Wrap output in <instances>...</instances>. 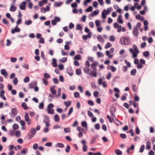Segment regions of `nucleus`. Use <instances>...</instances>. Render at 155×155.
<instances>
[{"label":"nucleus","instance_id":"54","mask_svg":"<svg viewBox=\"0 0 155 155\" xmlns=\"http://www.w3.org/2000/svg\"><path fill=\"white\" fill-rule=\"evenodd\" d=\"M70 147L69 145H67L65 149V151L66 153H68L69 152Z\"/></svg>","mask_w":155,"mask_h":155},{"label":"nucleus","instance_id":"18","mask_svg":"<svg viewBox=\"0 0 155 155\" xmlns=\"http://www.w3.org/2000/svg\"><path fill=\"white\" fill-rule=\"evenodd\" d=\"M55 147H57L63 148L64 147V145L62 143H58L55 145Z\"/></svg>","mask_w":155,"mask_h":155},{"label":"nucleus","instance_id":"48","mask_svg":"<svg viewBox=\"0 0 155 155\" xmlns=\"http://www.w3.org/2000/svg\"><path fill=\"white\" fill-rule=\"evenodd\" d=\"M67 57H64L62 58V59H60V61L64 63L66 62L67 61Z\"/></svg>","mask_w":155,"mask_h":155},{"label":"nucleus","instance_id":"58","mask_svg":"<svg viewBox=\"0 0 155 155\" xmlns=\"http://www.w3.org/2000/svg\"><path fill=\"white\" fill-rule=\"evenodd\" d=\"M124 62L127 64V66L128 67H130L131 66V64L129 62L127 61L126 60H124Z\"/></svg>","mask_w":155,"mask_h":155},{"label":"nucleus","instance_id":"2","mask_svg":"<svg viewBox=\"0 0 155 155\" xmlns=\"http://www.w3.org/2000/svg\"><path fill=\"white\" fill-rule=\"evenodd\" d=\"M120 41L121 44L124 45H128L130 42V39L125 36L120 38Z\"/></svg>","mask_w":155,"mask_h":155},{"label":"nucleus","instance_id":"29","mask_svg":"<svg viewBox=\"0 0 155 155\" xmlns=\"http://www.w3.org/2000/svg\"><path fill=\"white\" fill-rule=\"evenodd\" d=\"M25 118L26 121L28 122L29 121V118L28 113H25Z\"/></svg>","mask_w":155,"mask_h":155},{"label":"nucleus","instance_id":"4","mask_svg":"<svg viewBox=\"0 0 155 155\" xmlns=\"http://www.w3.org/2000/svg\"><path fill=\"white\" fill-rule=\"evenodd\" d=\"M91 68L93 69V70L92 71L93 72V74H92V77H96L97 76V67L94 64H91Z\"/></svg>","mask_w":155,"mask_h":155},{"label":"nucleus","instance_id":"28","mask_svg":"<svg viewBox=\"0 0 155 155\" xmlns=\"http://www.w3.org/2000/svg\"><path fill=\"white\" fill-rule=\"evenodd\" d=\"M81 56L80 54L76 55L74 58L75 60H80L81 59Z\"/></svg>","mask_w":155,"mask_h":155},{"label":"nucleus","instance_id":"26","mask_svg":"<svg viewBox=\"0 0 155 155\" xmlns=\"http://www.w3.org/2000/svg\"><path fill=\"white\" fill-rule=\"evenodd\" d=\"M127 95V94L125 93L122 96L121 99L122 101H124L126 99V97Z\"/></svg>","mask_w":155,"mask_h":155},{"label":"nucleus","instance_id":"55","mask_svg":"<svg viewBox=\"0 0 155 155\" xmlns=\"http://www.w3.org/2000/svg\"><path fill=\"white\" fill-rule=\"evenodd\" d=\"M100 125L98 123L96 124L95 125V128L97 130H99L100 128Z\"/></svg>","mask_w":155,"mask_h":155},{"label":"nucleus","instance_id":"49","mask_svg":"<svg viewBox=\"0 0 155 155\" xmlns=\"http://www.w3.org/2000/svg\"><path fill=\"white\" fill-rule=\"evenodd\" d=\"M97 54L98 57H103L104 56V54L101 52H97Z\"/></svg>","mask_w":155,"mask_h":155},{"label":"nucleus","instance_id":"42","mask_svg":"<svg viewBox=\"0 0 155 155\" xmlns=\"http://www.w3.org/2000/svg\"><path fill=\"white\" fill-rule=\"evenodd\" d=\"M44 9V10H45V12H46L47 11V12L49 11L50 10L49 7L48 6H46V8H44V7H42L41 8V9Z\"/></svg>","mask_w":155,"mask_h":155},{"label":"nucleus","instance_id":"24","mask_svg":"<svg viewBox=\"0 0 155 155\" xmlns=\"http://www.w3.org/2000/svg\"><path fill=\"white\" fill-rule=\"evenodd\" d=\"M121 17V15H120L119 16L118 18L117 19V21L119 23L122 24L123 22V20L120 18Z\"/></svg>","mask_w":155,"mask_h":155},{"label":"nucleus","instance_id":"36","mask_svg":"<svg viewBox=\"0 0 155 155\" xmlns=\"http://www.w3.org/2000/svg\"><path fill=\"white\" fill-rule=\"evenodd\" d=\"M21 106L22 107H23L25 110H26L28 108L27 106L26 103L23 102L22 103Z\"/></svg>","mask_w":155,"mask_h":155},{"label":"nucleus","instance_id":"7","mask_svg":"<svg viewBox=\"0 0 155 155\" xmlns=\"http://www.w3.org/2000/svg\"><path fill=\"white\" fill-rule=\"evenodd\" d=\"M26 5V1H23L20 5V8L22 10H24L25 9V6Z\"/></svg>","mask_w":155,"mask_h":155},{"label":"nucleus","instance_id":"46","mask_svg":"<svg viewBox=\"0 0 155 155\" xmlns=\"http://www.w3.org/2000/svg\"><path fill=\"white\" fill-rule=\"evenodd\" d=\"M79 93L78 92H76L74 93V96L76 98H78L79 97Z\"/></svg>","mask_w":155,"mask_h":155},{"label":"nucleus","instance_id":"12","mask_svg":"<svg viewBox=\"0 0 155 155\" xmlns=\"http://www.w3.org/2000/svg\"><path fill=\"white\" fill-rule=\"evenodd\" d=\"M99 12V11L98 10H96L94 11L89 16V18L90 19H91V18H90L91 17H93L96 15H97Z\"/></svg>","mask_w":155,"mask_h":155},{"label":"nucleus","instance_id":"13","mask_svg":"<svg viewBox=\"0 0 155 155\" xmlns=\"http://www.w3.org/2000/svg\"><path fill=\"white\" fill-rule=\"evenodd\" d=\"M1 73L2 75H4L5 78H7L8 74L7 72L6 71V70L5 69H2L1 70Z\"/></svg>","mask_w":155,"mask_h":155},{"label":"nucleus","instance_id":"51","mask_svg":"<svg viewBox=\"0 0 155 155\" xmlns=\"http://www.w3.org/2000/svg\"><path fill=\"white\" fill-rule=\"evenodd\" d=\"M145 146L144 145H143L141 147L140 149V153H142L143 152L144 150V149Z\"/></svg>","mask_w":155,"mask_h":155},{"label":"nucleus","instance_id":"14","mask_svg":"<svg viewBox=\"0 0 155 155\" xmlns=\"http://www.w3.org/2000/svg\"><path fill=\"white\" fill-rule=\"evenodd\" d=\"M5 93V91L4 90H2L0 92V97L1 98L3 99L4 100H6V97L4 95V94Z\"/></svg>","mask_w":155,"mask_h":155},{"label":"nucleus","instance_id":"37","mask_svg":"<svg viewBox=\"0 0 155 155\" xmlns=\"http://www.w3.org/2000/svg\"><path fill=\"white\" fill-rule=\"evenodd\" d=\"M45 121L47 122H49L50 120H49V118L46 115H45L44 116V119L43 120V122L44 123V121Z\"/></svg>","mask_w":155,"mask_h":155},{"label":"nucleus","instance_id":"40","mask_svg":"<svg viewBox=\"0 0 155 155\" xmlns=\"http://www.w3.org/2000/svg\"><path fill=\"white\" fill-rule=\"evenodd\" d=\"M41 57L44 60H46V58L44 54V52L43 51H41Z\"/></svg>","mask_w":155,"mask_h":155},{"label":"nucleus","instance_id":"22","mask_svg":"<svg viewBox=\"0 0 155 155\" xmlns=\"http://www.w3.org/2000/svg\"><path fill=\"white\" fill-rule=\"evenodd\" d=\"M115 152L117 155H121L122 154V151L119 149H116Z\"/></svg>","mask_w":155,"mask_h":155},{"label":"nucleus","instance_id":"32","mask_svg":"<svg viewBox=\"0 0 155 155\" xmlns=\"http://www.w3.org/2000/svg\"><path fill=\"white\" fill-rule=\"evenodd\" d=\"M76 29L78 30H82V28L80 24H78L76 25Z\"/></svg>","mask_w":155,"mask_h":155},{"label":"nucleus","instance_id":"56","mask_svg":"<svg viewBox=\"0 0 155 155\" xmlns=\"http://www.w3.org/2000/svg\"><path fill=\"white\" fill-rule=\"evenodd\" d=\"M13 81L14 84H16L18 83V80L17 78L16 77L15 78Z\"/></svg>","mask_w":155,"mask_h":155},{"label":"nucleus","instance_id":"45","mask_svg":"<svg viewBox=\"0 0 155 155\" xmlns=\"http://www.w3.org/2000/svg\"><path fill=\"white\" fill-rule=\"evenodd\" d=\"M61 88H59L58 89L57 94L56 95V97H58L61 96Z\"/></svg>","mask_w":155,"mask_h":155},{"label":"nucleus","instance_id":"34","mask_svg":"<svg viewBox=\"0 0 155 155\" xmlns=\"http://www.w3.org/2000/svg\"><path fill=\"white\" fill-rule=\"evenodd\" d=\"M116 110V108L114 107H111L110 109V113H115Z\"/></svg>","mask_w":155,"mask_h":155},{"label":"nucleus","instance_id":"30","mask_svg":"<svg viewBox=\"0 0 155 155\" xmlns=\"http://www.w3.org/2000/svg\"><path fill=\"white\" fill-rule=\"evenodd\" d=\"M13 128L14 130H17L19 128L18 125L17 124H15L13 125Z\"/></svg>","mask_w":155,"mask_h":155},{"label":"nucleus","instance_id":"64","mask_svg":"<svg viewBox=\"0 0 155 155\" xmlns=\"http://www.w3.org/2000/svg\"><path fill=\"white\" fill-rule=\"evenodd\" d=\"M120 136L122 139H125L126 137V135L124 134H120Z\"/></svg>","mask_w":155,"mask_h":155},{"label":"nucleus","instance_id":"33","mask_svg":"<svg viewBox=\"0 0 155 155\" xmlns=\"http://www.w3.org/2000/svg\"><path fill=\"white\" fill-rule=\"evenodd\" d=\"M48 113V114H54V111L53 109H47Z\"/></svg>","mask_w":155,"mask_h":155},{"label":"nucleus","instance_id":"23","mask_svg":"<svg viewBox=\"0 0 155 155\" xmlns=\"http://www.w3.org/2000/svg\"><path fill=\"white\" fill-rule=\"evenodd\" d=\"M134 5L136 8L139 10L141 8V5H139V4L137 3H135L134 4Z\"/></svg>","mask_w":155,"mask_h":155},{"label":"nucleus","instance_id":"21","mask_svg":"<svg viewBox=\"0 0 155 155\" xmlns=\"http://www.w3.org/2000/svg\"><path fill=\"white\" fill-rule=\"evenodd\" d=\"M56 61L57 60L53 58L52 59V65L54 67H56L57 66Z\"/></svg>","mask_w":155,"mask_h":155},{"label":"nucleus","instance_id":"11","mask_svg":"<svg viewBox=\"0 0 155 155\" xmlns=\"http://www.w3.org/2000/svg\"><path fill=\"white\" fill-rule=\"evenodd\" d=\"M139 29L138 28H134L133 30V33L134 36L136 37H137L138 35V31Z\"/></svg>","mask_w":155,"mask_h":155},{"label":"nucleus","instance_id":"63","mask_svg":"<svg viewBox=\"0 0 155 155\" xmlns=\"http://www.w3.org/2000/svg\"><path fill=\"white\" fill-rule=\"evenodd\" d=\"M54 83L55 84H58V81L57 78H54L53 79Z\"/></svg>","mask_w":155,"mask_h":155},{"label":"nucleus","instance_id":"1","mask_svg":"<svg viewBox=\"0 0 155 155\" xmlns=\"http://www.w3.org/2000/svg\"><path fill=\"white\" fill-rule=\"evenodd\" d=\"M133 48L134 49V51H133V49L131 48L130 49L129 51L132 54V57L134 58L137 56V54L139 53V51L137 49V47L136 45L133 44Z\"/></svg>","mask_w":155,"mask_h":155},{"label":"nucleus","instance_id":"6","mask_svg":"<svg viewBox=\"0 0 155 155\" xmlns=\"http://www.w3.org/2000/svg\"><path fill=\"white\" fill-rule=\"evenodd\" d=\"M83 71L85 73L89 75H91L92 77V74H93V72L92 71H90L89 67H85L83 69Z\"/></svg>","mask_w":155,"mask_h":155},{"label":"nucleus","instance_id":"19","mask_svg":"<svg viewBox=\"0 0 155 155\" xmlns=\"http://www.w3.org/2000/svg\"><path fill=\"white\" fill-rule=\"evenodd\" d=\"M17 7L16 6H14L13 4L12 5L10 8V11L12 12H14L16 10Z\"/></svg>","mask_w":155,"mask_h":155},{"label":"nucleus","instance_id":"41","mask_svg":"<svg viewBox=\"0 0 155 155\" xmlns=\"http://www.w3.org/2000/svg\"><path fill=\"white\" fill-rule=\"evenodd\" d=\"M143 55L144 57H147L149 55V52L148 51H144L143 52Z\"/></svg>","mask_w":155,"mask_h":155},{"label":"nucleus","instance_id":"52","mask_svg":"<svg viewBox=\"0 0 155 155\" xmlns=\"http://www.w3.org/2000/svg\"><path fill=\"white\" fill-rule=\"evenodd\" d=\"M95 24L96 26H100L101 25L100 22L99 20H96L95 22Z\"/></svg>","mask_w":155,"mask_h":155},{"label":"nucleus","instance_id":"20","mask_svg":"<svg viewBox=\"0 0 155 155\" xmlns=\"http://www.w3.org/2000/svg\"><path fill=\"white\" fill-rule=\"evenodd\" d=\"M54 87H51L50 88V91L51 93L53 94H55L57 92L56 90L54 88Z\"/></svg>","mask_w":155,"mask_h":155},{"label":"nucleus","instance_id":"47","mask_svg":"<svg viewBox=\"0 0 155 155\" xmlns=\"http://www.w3.org/2000/svg\"><path fill=\"white\" fill-rule=\"evenodd\" d=\"M44 104L43 102L40 103L38 106V108L40 109H42L43 108Z\"/></svg>","mask_w":155,"mask_h":155},{"label":"nucleus","instance_id":"16","mask_svg":"<svg viewBox=\"0 0 155 155\" xmlns=\"http://www.w3.org/2000/svg\"><path fill=\"white\" fill-rule=\"evenodd\" d=\"M98 136H96L93 137L92 138L91 140L90 141V144H92L94 143L96 141V139L97 137Z\"/></svg>","mask_w":155,"mask_h":155},{"label":"nucleus","instance_id":"15","mask_svg":"<svg viewBox=\"0 0 155 155\" xmlns=\"http://www.w3.org/2000/svg\"><path fill=\"white\" fill-rule=\"evenodd\" d=\"M67 72L71 76L73 74V71L71 67H69L67 69Z\"/></svg>","mask_w":155,"mask_h":155},{"label":"nucleus","instance_id":"38","mask_svg":"<svg viewBox=\"0 0 155 155\" xmlns=\"http://www.w3.org/2000/svg\"><path fill=\"white\" fill-rule=\"evenodd\" d=\"M30 78L28 76H26L24 79L23 81L25 83H28L29 81Z\"/></svg>","mask_w":155,"mask_h":155},{"label":"nucleus","instance_id":"3","mask_svg":"<svg viewBox=\"0 0 155 155\" xmlns=\"http://www.w3.org/2000/svg\"><path fill=\"white\" fill-rule=\"evenodd\" d=\"M36 133L35 129L34 128H32L31 129L28 135L29 136L30 139L32 138Z\"/></svg>","mask_w":155,"mask_h":155},{"label":"nucleus","instance_id":"39","mask_svg":"<svg viewBox=\"0 0 155 155\" xmlns=\"http://www.w3.org/2000/svg\"><path fill=\"white\" fill-rule=\"evenodd\" d=\"M32 21L31 20H29L25 21V24L26 25H29L32 23Z\"/></svg>","mask_w":155,"mask_h":155},{"label":"nucleus","instance_id":"61","mask_svg":"<svg viewBox=\"0 0 155 155\" xmlns=\"http://www.w3.org/2000/svg\"><path fill=\"white\" fill-rule=\"evenodd\" d=\"M107 118L108 120L110 123H111L113 122V120L109 115H107Z\"/></svg>","mask_w":155,"mask_h":155},{"label":"nucleus","instance_id":"60","mask_svg":"<svg viewBox=\"0 0 155 155\" xmlns=\"http://www.w3.org/2000/svg\"><path fill=\"white\" fill-rule=\"evenodd\" d=\"M73 107H71L70 108L68 113V115L69 116L70 114L73 112Z\"/></svg>","mask_w":155,"mask_h":155},{"label":"nucleus","instance_id":"9","mask_svg":"<svg viewBox=\"0 0 155 155\" xmlns=\"http://www.w3.org/2000/svg\"><path fill=\"white\" fill-rule=\"evenodd\" d=\"M92 33L91 32L89 33L87 35H83L82 38L83 40H85L87 39V38H91V37Z\"/></svg>","mask_w":155,"mask_h":155},{"label":"nucleus","instance_id":"62","mask_svg":"<svg viewBox=\"0 0 155 155\" xmlns=\"http://www.w3.org/2000/svg\"><path fill=\"white\" fill-rule=\"evenodd\" d=\"M74 27V25L72 23H70L69 25V28L70 29L73 28Z\"/></svg>","mask_w":155,"mask_h":155},{"label":"nucleus","instance_id":"44","mask_svg":"<svg viewBox=\"0 0 155 155\" xmlns=\"http://www.w3.org/2000/svg\"><path fill=\"white\" fill-rule=\"evenodd\" d=\"M92 7L91 6H90L86 10V12H91L92 10Z\"/></svg>","mask_w":155,"mask_h":155},{"label":"nucleus","instance_id":"53","mask_svg":"<svg viewBox=\"0 0 155 155\" xmlns=\"http://www.w3.org/2000/svg\"><path fill=\"white\" fill-rule=\"evenodd\" d=\"M81 69H77L76 71V73L78 75H79L81 74Z\"/></svg>","mask_w":155,"mask_h":155},{"label":"nucleus","instance_id":"5","mask_svg":"<svg viewBox=\"0 0 155 155\" xmlns=\"http://www.w3.org/2000/svg\"><path fill=\"white\" fill-rule=\"evenodd\" d=\"M18 112V110L16 108H12L11 109V112L10 113V115L11 117H14L17 115Z\"/></svg>","mask_w":155,"mask_h":155},{"label":"nucleus","instance_id":"50","mask_svg":"<svg viewBox=\"0 0 155 155\" xmlns=\"http://www.w3.org/2000/svg\"><path fill=\"white\" fill-rule=\"evenodd\" d=\"M39 42L40 43L44 44L45 43V41L44 38L41 37L40 38V40L39 41Z\"/></svg>","mask_w":155,"mask_h":155},{"label":"nucleus","instance_id":"59","mask_svg":"<svg viewBox=\"0 0 155 155\" xmlns=\"http://www.w3.org/2000/svg\"><path fill=\"white\" fill-rule=\"evenodd\" d=\"M149 143H150V142L149 141H147V145H146V149L147 150H149L151 148L150 146L148 144Z\"/></svg>","mask_w":155,"mask_h":155},{"label":"nucleus","instance_id":"10","mask_svg":"<svg viewBox=\"0 0 155 155\" xmlns=\"http://www.w3.org/2000/svg\"><path fill=\"white\" fill-rule=\"evenodd\" d=\"M20 31V29L18 28L17 25L15 27L14 29H12L11 31V33L12 34H13L15 33L16 32H18Z\"/></svg>","mask_w":155,"mask_h":155},{"label":"nucleus","instance_id":"8","mask_svg":"<svg viewBox=\"0 0 155 155\" xmlns=\"http://www.w3.org/2000/svg\"><path fill=\"white\" fill-rule=\"evenodd\" d=\"M37 83L36 81L29 84L28 86L31 89L34 88L37 85Z\"/></svg>","mask_w":155,"mask_h":155},{"label":"nucleus","instance_id":"27","mask_svg":"<svg viewBox=\"0 0 155 155\" xmlns=\"http://www.w3.org/2000/svg\"><path fill=\"white\" fill-rule=\"evenodd\" d=\"M137 73V71L135 69H134L130 71V74L132 76H134Z\"/></svg>","mask_w":155,"mask_h":155},{"label":"nucleus","instance_id":"43","mask_svg":"<svg viewBox=\"0 0 155 155\" xmlns=\"http://www.w3.org/2000/svg\"><path fill=\"white\" fill-rule=\"evenodd\" d=\"M111 46V44L109 43H107L106 45L104 47V48L106 49H107L108 48L110 47Z\"/></svg>","mask_w":155,"mask_h":155},{"label":"nucleus","instance_id":"35","mask_svg":"<svg viewBox=\"0 0 155 155\" xmlns=\"http://www.w3.org/2000/svg\"><path fill=\"white\" fill-rule=\"evenodd\" d=\"M62 4V2H56L54 3V6L56 7H59Z\"/></svg>","mask_w":155,"mask_h":155},{"label":"nucleus","instance_id":"25","mask_svg":"<svg viewBox=\"0 0 155 155\" xmlns=\"http://www.w3.org/2000/svg\"><path fill=\"white\" fill-rule=\"evenodd\" d=\"M81 124L82 127H85L86 129H87V124L86 122L85 121H82L81 122Z\"/></svg>","mask_w":155,"mask_h":155},{"label":"nucleus","instance_id":"31","mask_svg":"<svg viewBox=\"0 0 155 155\" xmlns=\"http://www.w3.org/2000/svg\"><path fill=\"white\" fill-rule=\"evenodd\" d=\"M54 117V120L55 122H58L59 121V117L57 114H56L55 115Z\"/></svg>","mask_w":155,"mask_h":155},{"label":"nucleus","instance_id":"17","mask_svg":"<svg viewBox=\"0 0 155 155\" xmlns=\"http://www.w3.org/2000/svg\"><path fill=\"white\" fill-rule=\"evenodd\" d=\"M97 38L100 42L102 43L104 42V41L103 38L101 35H98L97 37Z\"/></svg>","mask_w":155,"mask_h":155},{"label":"nucleus","instance_id":"57","mask_svg":"<svg viewBox=\"0 0 155 155\" xmlns=\"http://www.w3.org/2000/svg\"><path fill=\"white\" fill-rule=\"evenodd\" d=\"M71 104V102L70 101H69L68 102H67L66 101L64 102V104L67 107H68V106H69Z\"/></svg>","mask_w":155,"mask_h":155}]
</instances>
